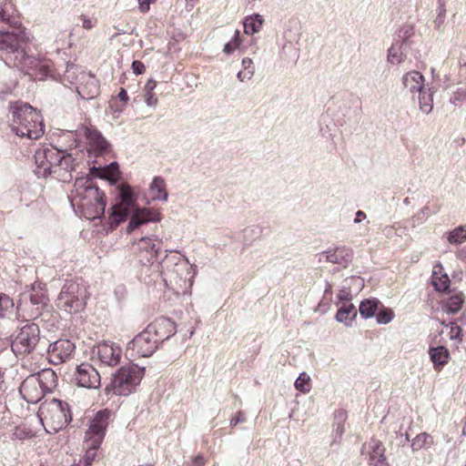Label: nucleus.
I'll use <instances>...</instances> for the list:
<instances>
[{
    "label": "nucleus",
    "instance_id": "f257e3e1",
    "mask_svg": "<svg viewBox=\"0 0 466 466\" xmlns=\"http://www.w3.org/2000/svg\"><path fill=\"white\" fill-rule=\"evenodd\" d=\"M28 40V34L18 19L16 25H3L0 28L2 59L7 66L17 67L26 74L38 67L46 68L39 58L25 54L23 45Z\"/></svg>",
    "mask_w": 466,
    "mask_h": 466
},
{
    "label": "nucleus",
    "instance_id": "f03ea898",
    "mask_svg": "<svg viewBox=\"0 0 466 466\" xmlns=\"http://www.w3.org/2000/svg\"><path fill=\"white\" fill-rule=\"evenodd\" d=\"M132 213L127 227V232L132 233L136 228L148 222H157L161 219L160 214L147 208H137V198L129 186L119 188L118 198L112 206L108 215V226L114 229L124 222Z\"/></svg>",
    "mask_w": 466,
    "mask_h": 466
},
{
    "label": "nucleus",
    "instance_id": "7ed1b4c3",
    "mask_svg": "<svg viewBox=\"0 0 466 466\" xmlns=\"http://www.w3.org/2000/svg\"><path fill=\"white\" fill-rule=\"evenodd\" d=\"M69 198L86 219L101 218L105 213V194L90 179L77 178Z\"/></svg>",
    "mask_w": 466,
    "mask_h": 466
},
{
    "label": "nucleus",
    "instance_id": "20e7f679",
    "mask_svg": "<svg viewBox=\"0 0 466 466\" xmlns=\"http://www.w3.org/2000/svg\"><path fill=\"white\" fill-rule=\"evenodd\" d=\"M9 115L11 116V129L16 136L36 140L44 135L43 117L29 104L21 101L10 104Z\"/></svg>",
    "mask_w": 466,
    "mask_h": 466
},
{
    "label": "nucleus",
    "instance_id": "39448f33",
    "mask_svg": "<svg viewBox=\"0 0 466 466\" xmlns=\"http://www.w3.org/2000/svg\"><path fill=\"white\" fill-rule=\"evenodd\" d=\"M11 350L16 357H25L45 349L46 339L41 336L39 326L26 321L11 334Z\"/></svg>",
    "mask_w": 466,
    "mask_h": 466
},
{
    "label": "nucleus",
    "instance_id": "423d86ee",
    "mask_svg": "<svg viewBox=\"0 0 466 466\" xmlns=\"http://www.w3.org/2000/svg\"><path fill=\"white\" fill-rule=\"evenodd\" d=\"M37 416L48 433L59 431L72 420L68 403L55 398L45 400L39 406Z\"/></svg>",
    "mask_w": 466,
    "mask_h": 466
},
{
    "label": "nucleus",
    "instance_id": "0eeeda50",
    "mask_svg": "<svg viewBox=\"0 0 466 466\" xmlns=\"http://www.w3.org/2000/svg\"><path fill=\"white\" fill-rule=\"evenodd\" d=\"M109 417L110 412L103 410H99L91 420L85 436V448L86 450L84 456L85 466L90 465L96 458V451L104 440Z\"/></svg>",
    "mask_w": 466,
    "mask_h": 466
},
{
    "label": "nucleus",
    "instance_id": "6e6552de",
    "mask_svg": "<svg viewBox=\"0 0 466 466\" xmlns=\"http://www.w3.org/2000/svg\"><path fill=\"white\" fill-rule=\"evenodd\" d=\"M145 376V368H141L136 364H127L121 367L113 375V379L109 387L116 395L128 396L135 392Z\"/></svg>",
    "mask_w": 466,
    "mask_h": 466
},
{
    "label": "nucleus",
    "instance_id": "1a4fd4ad",
    "mask_svg": "<svg viewBox=\"0 0 466 466\" xmlns=\"http://www.w3.org/2000/svg\"><path fill=\"white\" fill-rule=\"evenodd\" d=\"M87 298L85 286L75 280H67L58 294L56 305L67 313H78L85 309Z\"/></svg>",
    "mask_w": 466,
    "mask_h": 466
},
{
    "label": "nucleus",
    "instance_id": "9d476101",
    "mask_svg": "<svg viewBox=\"0 0 466 466\" xmlns=\"http://www.w3.org/2000/svg\"><path fill=\"white\" fill-rule=\"evenodd\" d=\"M91 358L100 367H115L120 363L122 349L114 342L103 341L92 348Z\"/></svg>",
    "mask_w": 466,
    "mask_h": 466
},
{
    "label": "nucleus",
    "instance_id": "9b49d317",
    "mask_svg": "<svg viewBox=\"0 0 466 466\" xmlns=\"http://www.w3.org/2000/svg\"><path fill=\"white\" fill-rule=\"evenodd\" d=\"M42 377L54 380L56 375L52 370H45L42 374H35L27 377L22 382L20 393L27 402L35 403L42 399L45 390L47 389L46 386H44Z\"/></svg>",
    "mask_w": 466,
    "mask_h": 466
},
{
    "label": "nucleus",
    "instance_id": "f8f14e48",
    "mask_svg": "<svg viewBox=\"0 0 466 466\" xmlns=\"http://www.w3.org/2000/svg\"><path fill=\"white\" fill-rule=\"evenodd\" d=\"M162 239L152 236L143 237L137 242V256L143 266L152 265L158 258L161 251Z\"/></svg>",
    "mask_w": 466,
    "mask_h": 466
},
{
    "label": "nucleus",
    "instance_id": "ddd939ff",
    "mask_svg": "<svg viewBox=\"0 0 466 466\" xmlns=\"http://www.w3.org/2000/svg\"><path fill=\"white\" fill-rule=\"evenodd\" d=\"M72 380L76 386L89 390H96L101 385L99 372L87 362L76 366Z\"/></svg>",
    "mask_w": 466,
    "mask_h": 466
},
{
    "label": "nucleus",
    "instance_id": "4468645a",
    "mask_svg": "<svg viewBox=\"0 0 466 466\" xmlns=\"http://www.w3.org/2000/svg\"><path fill=\"white\" fill-rule=\"evenodd\" d=\"M159 343L147 328L137 334L127 345V350H133L137 357H149L158 348Z\"/></svg>",
    "mask_w": 466,
    "mask_h": 466
},
{
    "label": "nucleus",
    "instance_id": "2eb2a0df",
    "mask_svg": "<svg viewBox=\"0 0 466 466\" xmlns=\"http://www.w3.org/2000/svg\"><path fill=\"white\" fill-rule=\"evenodd\" d=\"M76 346L69 339H58L49 344L47 349V359L54 365L68 361L74 352Z\"/></svg>",
    "mask_w": 466,
    "mask_h": 466
},
{
    "label": "nucleus",
    "instance_id": "dca6fc26",
    "mask_svg": "<svg viewBox=\"0 0 466 466\" xmlns=\"http://www.w3.org/2000/svg\"><path fill=\"white\" fill-rule=\"evenodd\" d=\"M353 251L346 246L328 248L319 254V262H329L342 268H347L352 261Z\"/></svg>",
    "mask_w": 466,
    "mask_h": 466
},
{
    "label": "nucleus",
    "instance_id": "f3484780",
    "mask_svg": "<svg viewBox=\"0 0 466 466\" xmlns=\"http://www.w3.org/2000/svg\"><path fill=\"white\" fill-rule=\"evenodd\" d=\"M147 329L158 343H161L176 334V324L170 319L159 317L147 325Z\"/></svg>",
    "mask_w": 466,
    "mask_h": 466
},
{
    "label": "nucleus",
    "instance_id": "a211bd4d",
    "mask_svg": "<svg viewBox=\"0 0 466 466\" xmlns=\"http://www.w3.org/2000/svg\"><path fill=\"white\" fill-rule=\"evenodd\" d=\"M86 139L88 150L95 153V155H102L108 150L109 144L102 134L93 127H83L79 130Z\"/></svg>",
    "mask_w": 466,
    "mask_h": 466
},
{
    "label": "nucleus",
    "instance_id": "6ab92c4d",
    "mask_svg": "<svg viewBox=\"0 0 466 466\" xmlns=\"http://www.w3.org/2000/svg\"><path fill=\"white\" fill-rule=\"evenodd\" d=\"M411 43L408 36L401 40H396L388 50V62L391 65L403 63L410 49Z\"/></svg>",
    "mask_w": 466,
    "mask_h": 466
},
{
    "label": "nucleus",
    "instance_id": "aec40b11",
    "mask_svg": "<svg viewBox=\"0 0 466 466\" xmlns=\"http://www.w3.org/2000/svg\"><path fill=\"white\" fill-rule=\"evenodd\" d=\"M401 85L403 90L412 96L427 86L423 75L417 70L405 73L401 76Z\"/></svg>",
    "mask_w": 466,
    "mask_h": 466
},
{
    "label": "nucleus",
    "instance_id": "412c9836",
    "mask_svg": "<svg viewBox=\"0 0 466 466\" xmlns=\"http://www.w3.org/2000/svg\"><path fill=\"white\" fill-rule=\"evenodd\" d=\"M80 82L76 86V92L83 99L94 98L98 94V86L96 77L89 72L82 73Z\"/></svg>",
    "mask_w": 466,
    "mask_h": 466
},
{
    "label": "nucleus",
    "instance_id": "4be33fe9",
    "mask_svg": "<svg viewBox=\"0 0 466 466\" xmlns=\"http://www.w3.org/2000/svg\"><path fill=\"white\" fill-rule=\"evenodd\" d=\"M29 299L31 305L34 307L32 312L29 314V317L36 318L38 315H40L41 309L46 305L47 300L44 288L40 283H35L32 285Z\"/></svg>",
    "mask_w": 466,
    "mask_h": 466
},
{
    "label": "nucleus",
    "instance_id": "5701e85b",
    "mask_svg": "<svg viewBox=\"0 0 466 466\" xmlns=\"http://www.w3.org/2000/svg\"><path fill=\"white\" fill-rule=\"evenodd\" d=\"M429 356L435 370L440 371L450 360V351L444 346L431 347Z\"/></svg>",
    "mask_w": 466,
    "mask_h": 466
},
{
    "label": "nucleus",
    "instance_id": "b1692460",
    "mask_svg": "<svg viewBox=\"0 0 466 466\" xmlns=\"http://www.w3.org/2000/svg\"><path fill=\"white\" fill-rule=\"evenodd\" d=\"M149 194L154 201H167L168 194L165 179L162 177H155L149 185Z\"/></svg>",
    "mask_w": 466,
    "mask_h": 466
},
{
    "label": "nucleus",
    "instance_id": "393cba45",
    "mask_svg": "<svg viewBox=\"0 0 466 466\" xmlns=\"http://www.w3.org/2000/svg\"><path fill=\"white\" fill-rule=\"evenodd\" d=\"M358 311L353 304H342L335 316V319L338 322L343 323L346 327H351L356 317Z\"/></svg>",
    "mask_w": 466,
    "mask_h": 466
},
{
    "label": "nucleus",
    "instance_id": "a878e982",
    "mask_svg": "<svg viewBox=\"0 0 466 466\" xmlns=\"http://www.w3.org/2000/svg\"><path fill=\"white\" fill-rule=\"evenodd\" d=\"M417 94L420 110L423 114L429 115L433 109V88L427 85L421 91L418 92Z\"/></svg>",
    "mask_w": 466,
    "mask_h": 466
},
{
    "label": "nucleus",
    "instance_id": "bb28decb",
    "mask_svg": "<svg viewBox=\"0 0 466 466\" xmlns=\"http://www.w3.org/2000/svg\"><path fill=\"white\" fill-rule=\"evenodd\" d=\"M36 169L35 175L40 177H46L50 175V167H48V160L46 157V147L37 148L34 155Z\"/></svg>",
    "mask_w": 466,
    "mask_h": 466
},
{
    "label": "nucleus",
    "instance_id": "cd10ccee",
    "mask_svg": "<svg viewBox=\"0 0 466 466\" xmlns=\"http://www.w3.org/2000/svg\"><path fill=\"white\" fill-rule=\"evenodd\" d=\"M15 5L11 0H0V24L16 25Z\"/></svg>",
    "mask_w": 466,
    "mask_h": 466
},
{
    "label": "nucleus",
    "instance_id": "c85d7f7f",
    "mask_svg": "<svg viewBox=\"0 0 466 466\" xmlns=\"http://www.w3.org/2000/svg\"><path fill=\"white\" fill-rule=\"evenodd\" d=\"M81 66L75 64H67L66 68L64 72V75L61 78V81L64 85H78L80 80V76L82 73H86Z\"/></svg>",
    "mask_w": 466,
    "mask_h": 466
},
{
    "label": "nucleus",
    "instance_id": "c756f323",
    "mask_svg": "<svg viewBox=\"0 0 466 466\" xmlns=\"http://www.w3.org/2000/svg\"><path fill=\"white\" fill-rule=\"evenodd\" d=\"M442 268L441 265L435 266L432 276L431 283L434 289L438 291H446L450 286V279L446 273L441 272Z\"/></svg>",
    "mask_w": 466,
    "mask_h": 466
},
{
    "label": "nucleus",
    "instance_id": "7c9ffc66",
    "mask_svg": "<svg viewBox=\"0 0 466 466\" xmlns=\"http://www.w3.org/2000/svg\"><path fill=\"white\" fill-rule=\"evenodd\" d=\"M463 303L464 295L462 292H458L448 298L442 309L448 314H455L461 310Z\"/></svg>",
    "mask_w": 466,
    "mask_h": 466
},
{
    "label": "nucleus",
    "instance_id": "2f4dec72",
    "mask_svg": "<svg viewBox=\"0 0 466 466\" xmlns=\"http://www.w3.org/2000/svg\"><path fill=\"white\" fill-rule=\"evenodd\" d=\"M75 169V158L72 157L71 154H67L63 152V157L59 158L58 164H57V170L56 173L59 177H64L66 175H68V177H71L70 173Z\"/></svg>",
    "mask_w": 466,
    "mask_h": 466
},
{
    "label": "nucleus",
    "instance_id": "473e14b6",
    "mask_svg": "<svg viewBox=\"0 0 466 466\" xmlns=\"http://www.w3.org/2000/svg\"><path fill=\"white\" fill-rule=\"evenodd\" d=\"M345 419H346V417H345L344 411H338L335 414L336 422L333 425V433H332L333 441L330 443L331 446L335 443L339 444L340 442L342 435L345 432V426H344Z\"/></svg>",
    "mask_w": 466,
    "mask_h": 466
},
{
    "label": "nucleus",
    "instance_id": "72a5a7b5",
    "mask_svg": "<svg viewBox=\"0 0 466 466\" xmlns=\"http://www.w3.org/2000/svg\"><path fill=\"white\" fill-rule=\"evenodd\" d=\"M380 301L377 299H367L360 302L359 311L363 319L372 318L378 310Z\"/></svg>",
    "mask_w": 466,
    "mask_h": 466
},
{
    "label": "nucleus",
    "instance_id": "f704fd0d",
    "mask_svg": "<svg viewBox=\"0 0 466 466\" xmlns=\"http://www.w3.org/2000/svg\"><path fill=\"white\" fill-rule=\"evenodd\" d=\"M264 19L258 14L246 17L244 21V31L248 35L258 32L263 25Z\"/></svg>",
    "mask_w": 466,
    "mask_h": 466
},
{
    "label": "nucleus",
    "instance_id": "c9c22d12",
    "mask_svg": "<svg viewBox=\"0 0 466 466\" xmlns=\"http://www.w3.org/2000/svg\"><path fill=\"white\" fill-rule=\"evenodd\" d=\"M46 157L48 160V167H50V175L51 174H56L58 172L57 170V164L59 161V158L63 157V151L56 149L53 147H46Z\"/></svg>",
    "mask_w": 466,
    "mask_h": 466
},
{
    "label": "nucleus",
    "instance_id": "e433bc0d",
    "mask_svg": "<svg viewBox=\"0 0 466 466\" xmlns=\"http://www.w3.org/2000/svg\"><path fill=\"white\" fill-rule=\"evenodd\" d=\"M241 66H242V70H240L237 74L238 79L240 82H246V81L250 80L255 74V67L253 66V61L248 57H245L242 59Z\"/></svg>",
    "mask_w": 466,
    "mask_h": 466
},
{
    "label": "nucleus",
    "instance_id": "4c0bfd02",
    "mask_svg": "<svg viewBox=\"0 0 466 466\" xmlns=\"http://www.w3.org/2000/svg\"><path fill=\"white\" fill-rule=\"evenodd\" d=\"M447 241L451 245H460L466 241V225H461L447 234Z\"/></svg>",
    "mask_w": 466,
    "mask_h": 466
},
{
    "label": "nucleus",
    "instance_id": "58836bf2",
    "mask_svg": "<svg viewBox=\"0 0 466 466\" xmlns=\"http://www.w3.org/2000/svg\"><path fill=\"white\" fill-rule=\"evenodd\" d=\"M433 444L432 437L427 432L418 434L411 441V449L420 451L422 448L431 447Z\"/></svg>",
    "mask_w": 466,
    "mask_h": 466
},
{
    "label": "nucleus",
    "instance_id": "ea45409f",
    "mask_svg": "<svg viewBox=\"0 0 466 466\" xmlns=\"http://www.w3.org/2000/svg\"><path fill=\"white\" fill-rule=\"evenodd\" d=\"M280 56L297 62L299 57V48L292 42L284 43L280 50Z\"/></svg>",
    "mask_w": 466,
    "mask_h": 466
},
{
    "label": "nucleus",
    "instance_id": "a19ab883",
    "mask_svg": "<svg viewBox=\"0 0 466 466\" xmlns=\"http://www.w3.org/2000/svg\"><path fill=\"white\" fill-rule=\"evenodd\" d=\"M370 449H373L374 452L378 453V458L371 462L374 466H389L386 457L384 456V448L380 441H372Z\"/></svg>",
    "mask_w": 466,
    "mask_h": 466
},
{
    "label": "nucleus",
    "instance_id": "79ce46f5",
    "mask_svg": "<svg viewBox=\"0 0 466 466\" xmlns=\"http://www.w3.org/2000/svg\"><path fill=\"white\" fill-rule=\"evenodd\" d=\"M14 306V301L9 296L0 294V319H4L8 314H11L13 312Z\"/></svg>",
    "mask_w": 466,
    "mask_h": 466
},
{
    "label": "nucleus",
    "instance_id": "37998d69",
    "mask_svg": "<svg viewBox=\"0 0 466 466\" xmlns=\"http://www.w3.org/2000/svg\"><path fill=\"white\" fill-rule=\"evenodd\" d=\"M432 212L430 209L429 206H425L421 208L420 210L416 212V214L412 217L413 226L421 225L424 221L431 217Z\"/></svg>",
    "mask_w": 466,
    "mask_h": 466
},
{
    "label": "nucleus",
    "instance_id": "c03bdc74",
    "mask_svg": "<svg viewBox=\"0 0 466 466\" xmlns=\"http://www.w3.org/2000/svg\"><path fill=\"white\" fill-rule=\"evenodd\" d=\"M310 380L309 376L306 372H302L299 374V376L295 380V388L302 392H309L310 390L309 387H306L307 384H309Z\"/></svg>",
    "mask_w": 466,
    "mask_h": 466
},
{
    "label": "nucleus",
    "instance_id": "a18cd8bd",
    "mask_svg": "<svg viewBox=\"0 0 466 466\" xmlns=\"http://www.w3.org/2000/svg\"><path fill=\"white\" fill-rule=\"evenodd\" d=\"M239 31L238 29H236L234 31V35L232 36V39L231 41H229L228 43H227L225 46H224V49L223 51L228 54V55H230L232 54L236 49H238L239 47Z\"/></svg>",
    "mask_w": 466,
    "mask_h": 466
},
{
    "label": "nucleus",
    "instance_id": "49530a36",
    "mask_svg": "<svg viewBox=\"0 0 466 466\" xmlns=\"http://www.w3.org/2000/svg\"><path fill=\"white\" fill-rule=\"evenodd\" d=\"M465 100H466V86L457 88V90L454 91L450 97V102L453 105H458L460 103L464 102Z\"/></svg>",
    "mask_w": 466,
    "mask_h": 466
},
{
    "label": "nucleus",
    "instance_id": "de8ad7c7",
    "mask_svg": "<svg viewBox=\"0 0 466 466\" xmlns=\"http://www.w3.org/2000/svg\"><path fill=\"white\" fill-rule=\"evenodd\" d=\"M393 311L390 309H384L380 311L376 316V320L379 324L386 325L393 319Z\"/></svg>",
    "mask_w": 466,
    "mask_h": 466
},
{
    "label": "nucleus",
    "instance_id": "09e8293b",
    "mask_svg": "<svg viewBox=\"0 0 466 466\" xmlns=\"http://www.w3.org/2000/svg\"><path fill=\"white\" fill-rule=\"evenodd\" d=\"M446 327H450V339H459L461 335V328L457 325L455 322H451Z\"/></svg>",
    "mask_w": 466,
    "mask_h": 466
},
{
    "label": "nucleus",
    "instance_id": "8fccbe9b",
    "mask_svg": "<svg viewBox=\"0 0 466 466\" xmlns=\"http://www.w3.org/2000/svg\"><path fill=\"white\" fill-rule=\"evenodd\" d=\"M338 299L342 304H351L350 300L352 299V294L350 289H343L339 290V293L338 294Z\"/></svg>",
    "mask_w": 466,
    "mask_h": 466
},
{
    "label": "nucleus",
    "instance_id": "3c124183",
    "mask_svg": "<svg viewBox=\"0 0 466 466\" xmlns=\"http://www.w3.org/2000/svg\"><path fill=\"white\" fill-rule=\"evenodd\" d=\"M106 171L109 173V177H107L108 179H116L118 176V164L116 162L109 164L106 167Z\"/></svg>",
    "mask_w": 466,
    "mask_h": 466
},
{
    "label": "nucleus",
    "instance_id": "603ef678",
    "mask_svg": "<svg viewBox=\"0 0 466 466\" xmlns=\"http://www.w3.org/2000/svg\"><path fill=\"white\" fill-rule=\"evenodd\" d=\"M145 103L147 106L154 107L157 105V98L154 92H145Z\"/></svg>",
    "mask_w": 466,
    "mask_h": 466
},
{
    "label": "nucleus",
    "instance_id": "864d4df0",
    "mask_svg": "<svg viewBox=\"0 0 466 466\" xmlns=\"http://www.w3.org/2000/svg\"><path fill=\"white\" fill-rule=\"evenodd\" d=\"M131 67H132L133 73L137 76L143 74L145 71L144 64L138 60L133 61Z\"/></svg>",
    "mask_w": 466,
    "mask_h": 466
},
{
    "label": "nucleus",
    "instance_id": "5fc2aeb1",
    "mask_svg": "<svg viewBox=\"0 0 466 466\" xmlns=\"http://www.w3.org/2000/svg\"><path fill=\"white\" fill-rule=\"evenodd\" d=\"M246 421V417L242 411H238L236 416H234L230 421L229 424L231 427H236L238 424L242 423Z\"/></svg>",
    "mask_w": 466,
    "mask_h": 466
},
{
    "label": "nucleus",
    "instance_id": "6e6d98bb",
    "mask_svg": "<svg viewBox=\"0 0 466 466\" xmlns=\"http://www.w3.org/2000/svg\"><path fill=\"white\" fill-rule=\"evenodd\" d=\"M204 465H205V461H204L203 456L197 455L196 457H194L192 459V461L188 466H204Z\"/></svg>",
    "mask_w": 466,
    "mask_h": 466
},
{
    "label": "nucleus",
    "instance_id": "4d7b16f0",
    "mask_svg": "<svg viewBox=\"0 0 466 466\" xmlns=\"http://www.w3.org/2000/svg\"><path fill=\"white\" fill-rule=\"evenodd\" d=\"M157 86V82L154 79H149L145 85L144 92H154Z\"/></svg>",
    "mask_w": 466,
    "mask_h": 466
},
{
    "label": "nucleus",
    "instance_id": "13d9d810",
    "mask_svg": "<svg viewBox=\"0 0 466 466\" xmlns=\"http://www.w3.org/2000/svg\"><path fill=\"white\" fill-rule=\"evenodd\" d=\"M137 2L141 12L145 13L149 10L150 0H137Z\"/></svg>",
    "mask_w": 466,
    "mask_h": 466
},
{
    "label": "nucleus",
    "instance_id": "bf43d9fd",
    "mask_svg": "<svg viewBox=\"0 0 466 466\" xmlns=\"http://www.w3.org/2000/svg\"><path fill=\"white\" fill-rule=\"evenodd\" d=\"M82 22H83V27L86 28V29H91L94 27V22L92 21V19L86 17V16H84L82 15Z\"/></svg>",
    "mask_w": 466,
    "mask_h": 466
},
{
    "label": "nucleus",
    "instance_id": "052dcab7",
    "mask_svg": "<svg viewBox=\"0 0 466 466\" xmlns=\"http://www.w3.org/2000/svg\"><path fill=\"white\" fill-rule=\"evenodd\" d=\"M457 258L466 264V246L460 248L456 253Z\"/></svg>",
    "mask_w": 466,
    "mask_h": 466
},
{
    "label": "nucleus",
    "instance_id": "680f3d73",
    "mask_svg": "<svg viewBox=\"0 0 466 466\" xmlns=\"http://www.w3.org/2000/svg\"><path fill=\"white\" fill-rule=\"evenodd\" d=\"M366 218H367V216H366L365 212H363L361 210H358L355 214L354 223L359 224L361 221H363L364 219H366Z\"/></svg>",
    "mask_w": 466,
    "mask_h": 466
},
{
    "label": "nucleus",
    "instance_id": "e2e57ef3",
    "mask_svg": "<svg viewBox=\"0 0 466 466\" xmlns=\"http://www.w3.org/2000/svg\"><path fill=\"white\" fill-rule=\"evenodd\" d=\"M437 15H445L446 14V8L445 4L443 0H439L438 6H437Z\"/></svg>",
    "mask_w": 466,
    "mask_h": 466
},
{
    "label": "nucleus",
    "instance_id": "0e129e2a",
    "mask_svg": "<svg viewBox=\"0 0 466 466\" xmlns=\"http://www.w3.org/2000/svg\"><path fill=\"white\" fill-rule=\"evenodd\" d=\"M445 18L446 15H437L434 21L436 28L440 29L444 25Z\"/></svg>",
    "mask_w": 466,
    "mask_h": 466
},
{
    "label": "nucleus",
    "instance_id": "69168bd1",
    "mask_svg": "<svg viewBox=\"0 0 466 466\" xmlns=\"http://www.w3.org/2000/svg\"><path fill=\"white\" fill-rule=\"evenodd\" d=\"M118 98L124 102V103H127V100H128V96H127V93L126 91V89L124 88H121L120 89V92L118 93Z\"/></svg>",
    "mask_w": 466,
    "mask_h": 466
},
{
    "label": "nucleus",
    "instance_id": "338daca9",
    "mask_svg": "<svg viewBox=\"0 0 466 466\" xmlns=\"http://www.w3.org/2000/svg\"><path fill=\"white\" fill-rule=\"evenodd\" d=\"M378 458V453L374 452L373 449H371V452L370 453V463L374 461Z\"/></svg>",
    "mask_w": 466,
    "mask_h": 466
},
{
    "label": "nucleus",
    "instance_id": "774afa93",
    "mask_svg": "<svg viewBox=\"0 0 466 466\" xmlns=\"http://www.w3.org/2000/svg\"><path fill=\"white\" fill-rule=\"evenodd\" d=\"M324 292H325V294L331 293V285L329 283L326 284V289H325Z\"/></svg>",
    "mask_w": 466,
    "mask_h": 466
}]
</instances>
